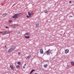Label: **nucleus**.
Instances as JSON below:
<instances>
[{
	"mask_svg": "<svg viewBox=\"0 0 74 74\" xmlns=\"http://www.w3.org/2000/svg\"><path fill=\"white\" fill-rule=\"evenodd\" d=\"M15 46H12L11 48H10L8 50V52H12V51H14V49H15Z\"/></svg>",
	"mask_w": 74,
	"mask_h": 74,
	"instance_id": "nucleus-1",
	"label": "nucleus"
},
{
	"mask_svg": "<svg viewBox=\"0 0 74 74\" xmlns=\"http://www.w3.org/2000/svg\"><path fill=\"white\" fill-rule=\"evenodd\" d=\"M51 50L50 49H49L48 51H46L45 52L43 53L44 55H45L46 54H47V55H49V53H51Z\"/></svg>",
	"mask_w": 74,
	"mask_h": 74,
	"instance_id": "nucleus-2",
	"label": "nucleus"
},
{
	"mask_svg": "<svg viewBox=\"0 0 74 74\" xmlns=\"http://www.w3.org/2000/svg\"><path fill=\"white\" fill-rule=\"evenodd\" d=\"M18 14H15L14 16L12 17V18H18Z\"/></svg>",
	"mask_w": 74,
	"mask_h": 74,
	"instance_id": "nucleus-3",
	"label": "nucleus"
},
{
	"mask_svg": "<svg viewBox=\"0 0 74 74\" xmlns=\"http://www.w3.org/2000/svg\"><path fill=\"white\" fill-rule=\"evenodd\" d=\"M7 33H8V32L7 31L3 32L1 33L2 34H3L4 35L6 34Z\"/></svg>",
	"mask_w": 74,
	"mask_h": 74,
	"instance_id": "nucleus-4",
	"label": "nucleus"
},
{
	"mask_svg": "<svg viewBox=\"0 0 74 74\" xmlns=\"http://www.w3.org/2000/svg\"><path fill=\"white\" fill-rule=\"evenodd\" d=\"M69 52V50L68 49H66L65 50V53L66 54L67 53H68Z\"/></svg>",
	"mask_w": 74,
	"mask_h": 74,
	"instance_id": "nucleus-5",
	"label": "nucleus"
},
{
	"mask_svg": "<svg viewBox=\"0 0 74 74\" xmlns=\"http://www.w3.org/2000/svg\"><path fill=\"white\" fill-rule=\"evenodd\" d=\"M40 53H41V54H42V53H44L42 49H41L40 50Z\"/></svg>",
	"mask_w": 74,
	"mask_h": 74,
	"instance_id": "nucleus-6",
	"label": "nucleus"
},
{
	"mask_svg": "<svg viewBox=\"0 0 74 74\" xmlns=\"http://www.w3.org/2000/svg\"><path fill=\"white\" fill-rule=\"evenodd\" d=\"M10 68H11L12 70H14V67H13V66H12V65H11L10 66Z\"/></svg>",
	"mask_w": 74,
	"mask_h": 74,
	"instance_id": "nucleus-7",
	"label": "nucleus"
},
{
	"mask_svg": "<svg viewBox=\"0 0 74 74\" xmlns=\"http://www.w3.org/2000/svg\"><path fill=\"white\" fill-rule=\"evenodd\" d=\"M28 13L29 16L31 17V16H32V14H31L30 12H28Z\"/></svg>",
	"mask_w": 74,
	"mask_h": 74,
	"instance_id": "nucleus-8",
	"label": "nucleus"
},
{
	"mask_svg": "<svg viewBox=\"0 0 74 74\" xmlns=\"http://www.w3.org/2000/svg\"><path fill=\"white\" fill-rule=\"evenodd\" d=\"M18 17H20V16H21V15H22V13H20L19 14H18Z\"/></svg>",
	"mask_w": 74,
	"mask_h": 74,
	"instance_id": "nucleus-9",
	"label": "nucleus"
},
{
	"mask_svg": "<svg viewBox=\"0 0 74 74\" xmlns=\"http://www.w3.org/2000/svg\"><path fill=\"white\" fill-rule=\"evenodd\" d=\"M29 33H27L24 34V36H29Z\"/></svg>",
	"mask_w": 74,
	"mask_h": 74,
	"instance_id": "nucleus-10",
	"label": "nucleus"
},
{
	"mask_svg": "<svg viewBox=\"0 0 74 74\" xmlns=\"http://www.w3.org/2000/svg\"><path fill=\"white\" fill-rule=\"evenodd\" d=\"M25 38H30V36H24Z\"/></svg>",
	"mask_w": 74,
	"mask_h": 74,
	"instance_id": "nucleus-11",
	"label": "nucleus"
},
{
	"mask_svg": "<svg viewBox=\"0 0 74 74\" xmlns=\"http://www.w3.org/2000/svg\"><path fill=\"white\" fill-rule=\"evenodd\" d=\"M30 57H31V56L29 55L27 57V58L28 59H30Z\"/></svg>",
	"mask_w": 74,
	"mask_h": 74,
	"instance_id": "nucleus-12",
	"label": "nucleus"
},
{
	"mask_svg": "<svg viewBox=\"0 0 74 74\" xmlns=\"http://www.w3.org/2000/svg\"><path fill=\"white\" fill-rule=\"evenodd\" d=\"M47 64H46V65H44L43 66L44 67H47Z\"/></svg>",
	"mask_w": 74,
	"mask_h": 74,
	"instance_id": "nucleus-13",
	"label": "nucleus"
},
{
	"mask_svg": "<svg viewBox=\"0 0 74 74\" xmlns=\"http://www.w3.org/2000/svg\"><path fill=\"white\" fill-rule=\"evenodd\" d=\"M6 15H7V14H3V17H5V16Z\"/></svg>",
	"mask_w": 74,
	"mask_h": 74,
	"instance_id": "nucleus-14",
	"label": "nucleus"
},
{
	"mask_svg": "<svg viewBox=\"0 0 74 74\" xmlns=\"http://www.w3.org/2000/svg\"><path fill=\"white\" fill-rule=\"evenodd\" d=\"M45 12V13H46V14H47V13H48V11L47 10H46V11H44Z\"/></svg>",
	"mask_w": 74,
	"mask_h": 74,
	"instance_id": "nucleus-15",
	"label": "nucleus"
},
{
	"mask_svg": "<svg viewBox=\"0 0 74 74\" xmlns=\"http://www.w3.org/2000/svg\"><path fill=\"white\" fill-rule=\"evenodd\" d=\"M35 71V70L34 69H32L31 72V73H33V71Z\"/></svg>",
	"mask_w": 74,
	"mask_h": 74,
	"instance_id": "nucleus-16",
	"label": "nucleus"
},
{
	"mask_svg": "<svg viewBox=\"0 0 74 74\" xmlns=\"http://www.w3.org/2000/svg\"><path fill=\"white\" fill-rule=\"evenodd\" d=\"M26 17L27 18H30V16H29L27 15L26 16Z\"/></svg>",
	"mask_w": 74,
	"mask_h": 74,
	"instance_id": "nucleus-17",
	"label": "nucleus"
},
{
	"mask_svg": "<svg viewBox=\"0 0 74 74\" xmlns=\"http://www.w3.org/2000/svg\"><path fill=\"white\" fill-rule=\"evenodd\" d=\"M18 64H19V65H20L21 64V62H18L17 63Z\"/></svg>",
	"mask_w": 74,
	"mask_h": 74,
	"instance_id": "nucleus-18",
	"label": "nucleus"
},
{
	"mask_svg": "<svg viewBox=\"0 0 74 74\" xmlns=\"http://www.w3.org/2000/svg\"><path fill=\"white\" fill-rule=\"evenodd\" d=\"M16 67H17V68H19V65H17V66H16Z\"/></svg>",
	"mask_w": 74,
	"mask_h": 74,
	"instance_id": "nucleus-19",
	"label": "nucleus"
},
{
	"mask_svg": "<svg viewBox=\"0 0 74 74\" xmlns=\"http://www.w3.org/2000/svg\"><path fill=\"white\" fill-rule=\"evenodd\" d=\"M15 28H16V26H14L12 27L13 29H15Z\"/></svg>",
	"mask_w": 74,
	"mask_h": 74,
	"instance_id": "nucleus-20",
	"label": "nucleus"
},
{
	"mask_svg": "<svg viewBox=\"0 0 74 74\" xmlns=\"http://www.w3.org/2000/svg\"><path fill=\"white\" fill-rule=\"evenodd\" d=\"M36 26H39V24H36Z\"/></svg>",
	"mask_w": 74,
	"mask_h": 74,
	"instance_id": "nucleus-21",
	"label": "nucleus"
},
{
	"mask_svg": "<svg viewBox=\"0 0 74 74\" xmlns=\"http://www.w3.org/2000/svg\"><path fill=\"white\" fill-rule=\"evenodd\" d=\"M74 62H71V64H73L74 63Z\"/></svg>",
	"mask_w": 74,
	"mask_h": 74,
	"instance_id": "nucleus-22",
	"label": "nucleus"
},
{
	"mask_svg": "<svg viewBox=\"0 0 74 74\" xmlns=\"http://www.w3.org/2000/svg\"><path fill=\"white\" fill-rule=\"evenodd\" d=\"M18 34H20V33H21V32H20V31H18Z\"/></svg>",
	"mask_w": 74,
	"mask_h": 74,
	"instance_id": "nucleus-23",
	"label": "nucleus"
},
{
	"mask_svg": "<svg viewBox=\"0 0 74 74\" xmlns=\"http://www.w3.org/2000/svg\"><path fill=\"white\" fill-rule=\"evenodd\" d=\"M12 22V21L11 20L9 21V22H10V23H11Z\"/></svg>",
	"mask_w": 74,
	"mask_h": 74,
	"instance_id": "nucleus-24",
	"label": "nucleus"
},
{
	"mask_svg": "<svg viewBox=\"0 0 74 74\" xmlns=\"http://www.w3.org/2000/svg\"><path fill=\"white\" fill-rule=\"evenodd\" d=\"M25 66H23V69H25Z\"/></svg>",
	"mask_w": 74,
	"mask_h": 74,
	"instance_id": "nucleus-25",
	"label": "nucleus"
},
{
	"mask_svg": "<svg viewBox=\"0 0 74 74\" xmlns=\"http://www.w3.org/2000/svg\"><path fill=\"white\" fill-rule=\"evenodd\" d=\"M69 3H71V1H70Z\"/></svg>",
	"mask_w": 74,
	"mask_h": 74,
	"instance_id": "nucleus-26",
	"label": "nucleus"
},
{
	"mask_svg": "<svg viewBox=\"0 0 74 74\" xmlns=\"http://www.w3.org/2000/svg\"><path fill=\"white\" fill-rule=\"evenodd\" d=\"M26 66V64H24V66Z\"/></svg>",
	"mask_w": 74,
	"mask_h": 74,
	"instance_id": "nucleus-27",
	"label": "nucleus"
},
{
	"mask_svg": "<svg viewBox=\"0 0 74 74\" xmlns=\"http://www.w3.org/2000/svg\"><path fill=\"white\" fill-rule=\"evenodd\" d=\"M6 28H8V27L7 26H6Z\"/></svg>",
	"mask_w": 74,
	"mask_h": 74,
	"instance_id": "nucleus-28",
	"label": "nucleus"
},
{
	"mask_svg": "<svg viewBox=\"0 0 74 74\" xmlns=\"http://www.w3.org/2000/svg\"><path fill=\"white\" fill-rule=\"evenodd\" d=\"M71 17H71H73V16H69V17Z\"/></svg>",
	"mask_w": 74,
	"mask_h": 74,
	"instance_id": "nucleus-29",
	"label": "nucleus"
},
{
	"mask_svg": "<svg viewBox=\"0 0 74 74\" xmlns=\"http://www.w3.org/2000/svg\"><path fill=\"white\" fill-rule=\"evenodd\" d=\"M51 53H51V55H52V53H51Z\"/></svg>",
	"mask_w": 74,
	"mask_h": 74,
	"instance_id": "nucleus-30",
	"label": "nucleus"
},
{
	"mask_svg": "<svg viewBox=\"0 0 74 74\" xmlns=\"http://www.w3.org/2000/svg\"><path fill=\"white\" fill-rule=\"evenodd\" d=\"M18 55H19L20 54V53H18Z\"/></svg>",
	"mask_w": 74,
	"mask_h": 74,
	"instance_id": "nucleus-31",
	"label": "nucleus"
},
{
	"mask_svg": "<svg viewBox=\"0 0 74 74\" xmlns=\"http://www.w3.org/2000/svg\"><path fill=\"white\" fill-rule=\"evenodd\" d=\"M32 73H31V72L30 74H32Z\"/></svg>",
	"mask_w": 74,
	"mask_h": 74,
	"instance_id": "nucleus-32",
	"label": "nucleus"
},
{
	"mask_svg": "<svg viewBox=\"0 0 74 74\" xmlns=\"http://www.w3.org/2000/svg\"><path fill=\"white\" fill-rule=\"evenodd\" d=\"M73 65H74V63H73Z\"/></svg>",
	"mask_w": 74,
	"mask_h": 74,
	"instance_id": "nucleus-33",
	"label": "nucleus"
},
{
	"mask_svg": "<svg viewBox=\"0 0 74 74\" xmlns=\"http://www.w3.org/2000/svg\"><path fill=\"white\" fill-rule=\"evenodd\" d=\"M5 47H6V46H5Z\"/></svg>",
	"mask_w": 74,
	"mask_h": 74,
	"instance_id": "nucleus-34",
	"label": "nucleus"
}]
</instances>
